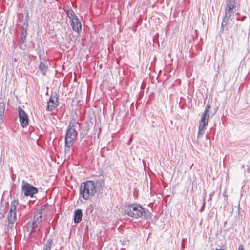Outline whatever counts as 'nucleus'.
I'll list each match as a JSON object with an SVG mask.
<instances>
[{
	"instance_id": "nucleus-1",
	"label": "nucleus",
	"mask_w": 250,
	"mask_h": 250,
	"mask_svg": "<svg viewBox=\"0 0 250 250\" xmlns=\"http://www.w3.org/2000/svg\"><path fill=\"white\" fill-rule=\"evenodd\" d=\"M103 187L99 181L88 180L83 182L80 186V196L86 200L91 199L97 192H101Z\"/></svg>"
},
{
	"instance_id": "nucleus-2",
	"label": "nucleus",
	"mask_w": 250,
	"mask_h": 250,
	"mask_svg": "<svg viewBox=\"0 0 250 250\" xmlns=\"http://www.w3.org/2000/svg\"><path fill=\"white\" fill-rule=\"evenodd\" d=\"M123 209L125 215L135 219L142 218L147 220L151 217V213L150 211L148 209L143 208L140 204L125 205Z\"/></svg>"
},
{
	"instance_id": "nucleus-3",
	"label": "nucleus",
	"mask_w": 250,
	"mask_h": 250,
	"mask_svg": "<svg viewBox=\"0 0 250 250\" xmlns=\"http://www.w3.org/2000/svg\"><path fill=\"white\" fill-rule=\"evenodd\" d=\"M236 0H226V7L225 9V15L223 19L221 24V31H223L225 28L226 30H228L233 24L232 17L233 9L236 7Z\"/></svg>"
},
{
	"instance_id": "nucleus-4",
	"label": "nucleus",
	"mask_w": 250,
	"mask_h": 250,
	"mask_svg": "<svg viewBox=\"0 0 250 250\" xmlns=\"http://www.w3.org/2000/svg\"><path fill=\"white\" fill-rule=\"evenodd\" d=\"M81 128V124L78 122L73 120L69 122L65 135V142L67 145L74 144L78 136L77 130H80Z\"/></svg>"
},
{
	"instance_id": "nucleus-5",
	"label": "nucleus",
	"mask_w": 250,
	"mask_h": 250,
	"mask_svg": "<svg viewBox=\"0 0 250 250\" xmlns=\"http://www.w3.org/2000/svg\"><path fill=\"white\" fill-rule=\"evenodd\" d=\"M18 204L19 201L17 199L14 200L11 202V207L7 216L8 221L7 228L8 229H11L14 226L17 215L16 208Z\"/></svg>"
},
{
	"instance_id": "nucleus-6",
	"label": "nucleus",
	"mask_w": 250,
	"mask_h": 250,
	"mask_svg": "<svg viewBox=\"0 0 250 250\" xmlns=\"http://www.w3.org/2000/svg\"><path fill=\"white\" fill-rule=\"evenodd\" d=\"M21 189L24 193V195L27 197L29 196L30 197H33L34 195L37 194L38 192L37 188L29 183L25 182L24 181H23L22 182Z\"/></svg>"
},
{
	"instance_id": "nucleus-7",
	"label": "nucleus",
	"mask_w": 250,
	"mask_h": 250,
	"mask_svg": "<svg viewBox=\"0 0 250 250\" xmlns=\"http://www.w3.org/2000/svg\"><path fill=\"white\" fill-rule=\"evenodd\" d=\"M59 94H51L49 100L47 101V105L46 110L48 111H52L59 105Z\"/></svg>"
},
{
	"instance_id": "nucleus-8",
	"label": "nucleus",
	"mask_w": 250,
	"mask_h": 250,
	"mask_svg": "<svg viewBox=\"0 0 250 250\" xmlns=\"http://www.w3.org/2000/svg\"><path fill=\"white\" fill-rule=\"evenodd\" d=\"M20 122L23 127H26L29 124V119L26 112L21 108H18Z\"/></svg>"
},
{
	"instance_id": "nucleus-9",
	"label": "nucleus",
	"mask_w": 250,
	"mask_h": 250,
	"mask_svg": "<svg viewBox=\"0 0 250 250\" xmlns=\"http://www.w3.org/2000/svg\"><path fill=\"white\" fill-rule=\"evenodd\" d=\"M71 25L75 32L79 33L82 29V24L78 18L71 21Z\"/></svg>"
},
{
	"instance_id": "nucleus-10",
	"label": "nucleus",
	"mask_w": 250,
	"mask_h": 250,
	"mask_svg": "<svg viewBox=\"0 0 250 250\" xmlns=\"http://www.w3.org/2000/svg\"><path fill=\"white\" fill-rule=\"evenodd\" d=\"M83 213L80 209L76 210L74 214V222L76 224L79 223L82 220Z\"/></svg>"
},
{
	"instance_id": "nucleus-11",
	"label": "nucleus",
	"mask_w": 250,
	"mask_h": 250,
	"mask_svg": "<svg viewBox=\"0 0 250 250\" xmlns=\"http://www.w3.org/2000/svg\"><path fill=\"white\" fill-rule=\"evenodd\" d=\"M42 218V215L41 212H38L35 215L33 220V222L32 224V230L30 233V235H31L32 232L34 231V229H35V227L37 226V223L41 222V219Z\"/></svg>"
},
{
	"instance_id": "nucleus-12",
	"label": "nucleus",
	"mask_w": 250,
	"mask_h": 250,
	"mask_svg": "<svg viewBox=\"0 0 250 250\" xmlns=\"http://www.w3.org/2000/svg\"><path fill=\"white\" fill-rule=\"evenodd\" d=\"M209 114L204 113L202 116L200 125L204 127H206L208 122Z\"/></svg>"
},
{
	"instance_id": "nucleus-13",
	"label": "nucleus",
	"mask_w": 250,
	"mask_h": 250,
	"mask_svg": "<svg viewBox=\"0 0 250 250\" xmlns=\"http://www.w3.org/2000/svg\"><path fill=\"white\" fill-rule=\"evenodd\" d=\"M64 11L66 13L68 18L70 20V21L73 20L75 18H78L75 12L71 8H69L67 10L64 9Z\"/></svg>"
},
{
	"instance_id": "nucleus-14",
	"label": "nucleus",
	"mask_w": 250,
	"mask_h": 250,
	"mask_svg": "<svg viewBox=\"0 0 250 250\" xmlns=\"http://www.w3.org/2000/svg\"><path fill=\"white\" fill-rule=\"evenodd\" d=\"M6 104L4 102H0V120H2L5 109Z\"/></svg>"
},
{
	"instance_id": "nucleus-15",
	"label": "nucleus",
	"mask_w": 250,
	"mask_h": 250,
	"mask_svg": "<svg viewBox=\"0 0 250 250\" xmlns=\"http://www.w3.org/2000/svg\"><path fill=\"white\" fill-rule=\"evenodd\" d=\"M53 245V239L50 238L47 240L46 243L44 245L42 250H51V247Z\"/></svg>"
},
{
	"instance_id": "nucleus-16",
	"label": "nucleus",
	"mask_w": 250,
	"mask_h": 250,
	"mask_svg": "<svg viewBox=\"0 0 250 250\" xmlns=\"http://www.w3.org/2000/svg\"><path fill=\"white\" fill-rule=\"evenodd\" d=\"M73 145V143H70L69 145H67L66 142H65V155H67L69 157L71 154L72 152L70 151L71 147Z\"/></svg>"
},
{
	"instance_id": "nucleus-17",
	"label": "nucleus",
	"mask_w": 250,
	"mask_h": 250,
	"mask_svg": "<svg viewBox=\"0 0 250 250\" xmlns=\"http://www.w3.org/2000/svg\"><path fill=\"white\" fill-rule=\"evenodd\" d=\"M39 68L42 74L44 75H45L47 70V66L43 62H40Z\"/></svg>"
},
{
	"instance_id": "nucleus-18",
	"label": "nucleus",
	"mask_w": 250,
	"mask_h": 250,
	"mask_svg": "<svg viewBox=\"0 0 250 250\" xmlns=\"http://www.w3.org/2000/svg\"><path fill=\"white\" fill-rule=\"evenodd\" d=\"M206 129V127H204L201 125H199L198 127V135H197V138L199 139L200 137H201L203 134V131Z\"/></svg>"
},
{
	"instance_id": "nucleus-19",
	"label": "nucleus",
	"mask_w": 250,
	"mask_h": 250,
	"mask_svg": "<svg viewBox=\"0 0 250 250\" xmlns=\"http://www.w3.org/2000/svg\"><path fill=\"white\" fill-rule=\"evenodd\" d=\"M27 36V31L25 30L24 31H23L21 33V42L22 43H24L26 39V37Z\"/></svg>"
},
{
	"instance_id": "nucleus-20",
	"label": "nucleus",
	"mask_w": 250,
	"mask_h": 250,
	"mask_svg": "<svg viewBox=\"0 0 250 250\" xmlns=\"http://www.w3.org/2000/svg\"><path fill=\"white\" fill-rule=\"evenodd\" d=\"M210 108H211V107H210V104H208L206 106L205 109L204 113L208 114V113L209 112V109Z\"/></svg>"
},
{
	"instance_id": "nucleus-21",
	"label": "nucleus",
	"mask_w": 250,
	"mask_h": 250,
	"mask_svg": "<svg viewBox=\"0 0 250 250\" xmlns=\"http://www.w3.org/2000/svg\"><path fill=\"white\" fill-rule=\"evenodd\" d=\"M238 250H244L243 245L241 244L238 246Z\"/></svg>"
},
{
	"instance_id": "nucleus-22",
	"label": "nucleus",
	"mask_w": 250,
	"mask_h": 250,
	"mask_svg": "<svg viewBox=\"0 0 250 250\" xmlns=\"http://www.w3.org/2000/svg\"><path fill=\"white\" fill-rule=\"evenodd\" d=\"M86 133H85L84 134H83L82 133H80V137L82 138H83L86 135Z\"/></svg>"
},
{
	"instance_id": "nucleus-23",
	"label": "nucleus",
	"mask_w": 250,
	"mask_h": 250,
	"mask_svg": "<svg viewBox=\"0 0 250 250\" xmlns=\"http://www.w3.org/2000/svg\"><path fill=\"white\" fill-rule=\"evenodd\" d=\"M0 218H2L4 217V213L2 211V212H0Z\"/></svg>"
},
{
	"instance_id": "nucleus-24",
	"label": "nucleus",
	"mask_w": 250,
	"mask_h": 250,
	"mask_svg": "<svg viewBox=\"0 0 250 250\" xmlns=\"http://www.w3.org/2000/svg\"><path fill=\"white\" fill-rule=\"evenodd\" d=\"M132 136H131V138L129 139L128 142L127 143V145H129L130 143L132 142Z\"/></svg>"
},
{
	"instance_id": "nucleus-25",
	"label": "nucleus",
	"mask_w": 250,
	"mask_h": 250,
	"mask_svg": "<svg viewBox=\"0 0 250 250\" xmlns=\"http://www.w3.org/2000/svg\"><path fill=\"white\" fill-rule=\"evenodd\" d=\"M213 194V193H212L211 194H210V198H209V200H208L209 201V200H211V199H212V196Z\"/></svg>"
},
{
	"instance_id": "nucleus-26",
	"label": "nucleus",
	"mask_w": 250,
	"mask_h": 250,
	"mask_svg": "<svg viewBox=\"0 0 250 250\" xmlns=\"http://www.w3.org/2000/svg\"><path fill=\"white\" fill-rule=\"evenodd\" d=\"M205 203H204L203 206H205ZM203 208H204V207H202V209H203ZM202 210V209H201V210Z\"/></svg>"
},
{
	"instance_id": "nucleus-27",
	"label": "nucleus",
	"mask_w": 250,
	"mask_h": 250,
	"mask_svg": "<svg viewBox=\"0 0 250 250\" xmlns=\"http://www.w3.org/2000/svg\"><path fill=\"white\" fill-rule=\"evenodd\" d=\"M224 196H226V197H227L226 194H225V193L223 194Z\"/></svg>"
},
{
	"instance_id": "nucleus-28",
	"label": "nucleus",
	"mask_w": 250,
	"mask_h": 250,
	"mask_svg": "<svg viewBox=\"0 0 250 250\" xmlns=\"http://www.w3.org/2000/svg\"><path fill=\"white\" fill-rule=\"evenodd\" d=\"M222 250L221 249H217L216 250Z\"/></svg>"
}]
</instances>
